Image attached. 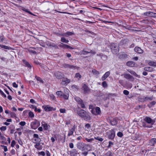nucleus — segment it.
Listing matches in <instances>:
<instances>
[{
    "mask_svg": "<svg viewBox=\"0 0 156 156\" xmlns=\"http://www.w3.org/2000/svg\"><path fill=\"white\" fill-rule=\"evenodd\" d=\"M84 52L86 53L85 54H87V53H91L94 54H95V52L94 51H91L90 52H88V51H84ZM83 54H85V53H83Z\"/></svg>",
    "mask_w": 156,
    "mask_h": 156,
    "instance_id": "nucleus-58",
    "label": "nucleus"
},
{
    "mask_svg": "<svg viewBox=\"0 0 156 156\" xmlns=\"http://www.w3.org/2000/svg\"><path fill=\"white\" fill-rule=\"evenodd\" d=\"M75 77L77 78H81V76L80 74V73H77L76 74Z\"/></svg>",
    "mask_w": 156,
    "mask_h": 156,
    "instance_id": "nucleus-45",
    "label": "nucleus"
},
{
    "mask_svg": "<svg viewBox=\"0 0 156 156\" xmlns=\"http://www.w3.org/2000/svg\"><path fill=\"white\" fill-rule=\"evenodd\" d=\"M123 94L126 95H128L129 94V92L126 90H125L123 91Z\"/></svg>",
    "mask_w": 156,
    "mask_h": 156,
    "instance_id": "nucleus-48",
    "label": "nucleus"
},
{
    "mask_svg": "<svg viewBox=\"0 0 156 156\" xmlns=\"http://www.w3.org/2000/svg\"><path fill=\"white\" fill-rule=\"evenodd\" d=\"M41 123L42 126L43 127L44 129L45 130H47L50 127V126L47 123H44V124H43L42 122Z\"/></svg>",
    "mask_w": 156,
    "mask_h": 156,
    "instance_id": "nucleus-19",
    "label": "nucleus"
},
{
    "mask_svg": "<svg viewBox=\"0 0 156 156\" xmlns=\"http://www.w3.org/2000/svg\"><path fill=\"white\" fill-rule=\"evenodd\" d=\"M94 138L95 139L98 140L101 142L103 140V138L99 137H95Z\"/></svg>",
    "mask_w": 156,
    "mask_h": 156,
    "instance_id": "nucleus-42",
    "label": "nucleus"
},
{
    "mask_svg": "<svg viewBox=\"0 0 156 156\" xmlns=\"http://www.w3.org/2000/svg\"><path fill=\"white\" fill-rule=\"evenodd\" d=\"M73 143H70L69 144V147L71 148H73Z\"/></svg>",
    "mask_w": 156,
    "mask_h": 156,
    "instance_id": "nucleus-61",
    "label": "nucleus"
},
{
    "mask_svg": "<svg viewBox=\"0 0 156 156\" xmlns=\"http://www.w3.org/2000/svg\"><path fill=\"white\" fill-rule=\"evenodd\" d=\"M23 11H24L30 14H31L33 15H34V14H33L32 13L30 12L27 9H26V8H23L22 9Z\"/></svg>",
    "mask_w": 156,
    "mask_h": 156,
    "instance_id": "nucleus-34",
    "label": "nucleus"
},
{
    "mask_svg": "<svg viewBox=\"0 0 156 156\" xmlns=\"http://www.w3.org/2000/svg\"><path fill=\"white\" fill-rule=\"evenodd\" d=\"M34 147L35 148L38 150H41V147L40 146V144L39 143H37L35 145Z\"/></svg>",
    "mask_w": 156,
    "mask_h": 156,
    "instance_id": "nucleus-28",
    "label": "nucleus"
},
{
    "mask_svg": "<svg viewBox=\"0 0 156 156\" xmlns=\"http://www.w3.org/2000/svg\"><path fill=\"white\" fill-rule=\"evenodd\" d=\"M0 47L1 48H3L5 49H9V50L10 49V48L9 47L4 45L2 44H0Z\"/></svg>",
    "mask_w": 156,
    "mask_h": 156,
    "instance_id": "nucleus-32",
    "label": "nucleus"
},
{
    "mask_svg": "<svg viewBox=\"0 0 156 156\" xmlns=\"http://www.w3.org/2000/svg\"><path fill=\"white\" fill-rule=\"evenodd\" d=\"M115 136V133L114 130L113 129L110 130L108 135V138L109 139L112 140L114 139Z\"/></svg>",
    "mask_w": 156,
    "mask_h": 156,
    "instance_id": "nucleus-7",
    "label": "nucleus"
},
{
    "mask_svg": "<svg viewBox=\"0 0 156 156\" xmlns=\"http://www.w3.org/2000/svg\"><path fill=\"white\" fill-rule=\"evenodd\" d=\"M39 122L36 120L31 123V126L33 129H36L39 126Z\"/></svg>",
    "mask_w": 156,
    "mask_h": 156,
    "instance_id": "nucleus-6",
    "label": "nucleus"
},
{
    "mask_svg": "<svg viewBox=\"0 0 156 156\" xmlns=\"http://www.w3.org/2000/svg\"><path fill=\"white\" fill-rule=\"evenodd\" d=\"M74 34V33L72 32H68L62 34V35L66 37H68L69 36Z\"/></svg>",
    "mask_w": 156,
    "mask_h": 156,
    "instance_id": "nucleus-16",
    "label": "nucleus"
},
{
    "mask_svg": "<svg viewBox=\"0 0 156 156\" xmlns=\"http://www.w3.org/2000/svg\"><path fill=\"white\" fill-rule=\"evenodd\" d=\"M59 111L61 113H64L66 112V110L65 109H60Z\"/></svg>",
    "mask_w": 156,
    "mask_h": 156,
    "instance_id": "nucleus-54",
    "label": "nucleus"
},
{
    "mask_svg": "<svg viewBox=\"0 0 156 156\" xmlns=\"http://www.w3.org/2000/svg\"><path fill=\"white\" fill-rule=\"evenodd\" d=\"M70 82V80L67 78H63L61 82L62 85H65L69 83Z\"/></svg>",
    "mask_w": 156,
    "mask_h": 156,
    "instance_id": "nucleus-13",
    "label": "nucleus"
},
{
    "mask_svg": "<svg viewBox=\"0 0 156 156\" xmlns=\"http://www.w3.org/2000/svg\"><path fill=\"white\" fill-rule=\"evenodd\" d=\"M126 65L129 66L133 67L135 65V63L133 61H129L126 63Z\"/></svg>",
    "mask_w": 156,
    "mask_h": 156,
    "instance_id": "nucleus-20",
    "label": "nucleus"
},
{
    "mask_svg": "<svg viewBox=\"0 0 156 156\" xmlns=\"http://www.w3.org/2000/svg\"><path fill=\"white\" fill-rule=\"evenodd\" d=\"M93 138H90L89 139L86 138V140L88 142H91L92 141L94 140Z\"/></svg>",
    "mask_w": 156,
    "mask_h": 156,
    "instance_id": "nucleus-57",
    "label": "nucleus"
},
{
    "mask_svg": "<svg viewBox=\"0 0 156 156\" xmlns=\"http://www.w3.org/2000/svg\"><path fill=\"white\" fill-rule=\"evenodd\" d=\"M102 85L103 87H106L108 86V85L106 82L105 81H103L102 83Z\"/></svg>",
    "mask_w": 156,
    "mask_h": 156,
    "instance_id": "nucleus-39",
    "label": "nucleus"
},
{
    "mask_svg": "<svg viewBox=\"0 0 156 156\" xmlns=\"http://www.w3.org/2000/svg\"><path fill=\"white\" fill-rule=\"evenodd\" d=\"M50 46L52 47H54L55 48H58V46L55 44H50Z\"/></svg>",
    "mask_w": 156,
    "mask_h": 156,
    "instance_id": "nucleus-47",
    "label": "nucleus"
},
{
    "mask_svg": "<svg viewBox=\"0 0 156 156\" xmlns=\"http://www.w3.org/2000/svg\"><path fill=\"white\" fill-rule=\"evenodd\" d=\"M150 14V12H146L144 13V15L145 16H149Z\"/></svg>",
    "mask_w": 156,
    "mask_h": 156,
    "instance_id": "nucleus-60",
    "label": "nucleus"
},
{
    "mask_svg": "<svg viewBox=\"0 0 156 156\" xmlns=\"http://www.w3.org/2000/svg\"><path fill=\"white\" fill-rule=\"evenodd\" d=\"M149 65L150 66H156V62H151L149 63Z\"/></svg>",
    "mask_w": 156,
    "mask_h": 156,
    "instance_id": "nucleus-35",
    "label": "nucleus"
},
{
    "mask_svg": "<svg viewBox=\"0 0 156 156\" xmlns=\"http://www.w3.org/2000/svg\"><path fill=\"white\" fill-rule=\"evenodd\" d=\"M135 52L139 54H142L143 52V51L140 47H136L134 48Z\"/></svg>",
    "mask_w": 156,
    "mask_h": 156,
    "instance_id": "nucleus-14",
    "label": "nucleus"
},
{
    "mask_svg": "<svg viewBox=\"0 0 156 156\" xmlns=\"http://www.w3.org/2000/svg\"><path fill=\"white\" fill-rule=\"evenodd\" d=\"M83 88L85 93L89 91V89L87 85L84 84L82 87Z\"/></svg>",
    "mask_w": 156,
    "mask_h": 156,
    "instance_id": "nucleus-18",
    "label": "nucleus"
},
{
    "mask_svg": "<svg viewBox=\"0 0 156 156\" xmlns=\"http://www.w3.org/2000/svg\"><path fill=\"white\" fill-rule=\"evenodd\" d=\"M149 16L153 17H155L156 16V13L150 12Z\"/></svg>",
    "mask_w": 156,
    "mask_h": 156,
    "instance_id": "nucleus-37",
    "label": "nucleus"
},
{
    "mask_svg": "<svg viewBox=\"0 0 156 156\" xmlns=\"http://www.w3.org/2000/svg\"><path fill=\"white\" fill-rule=\"evenodd\" d=\"M17 130L18 131V134L19 135H20L22 134V132L21 131V129L20 128L17 129Z\"/></svg>",
    "mask_w": 156,
    "mask_h": 156,
    "instance_id": "nucleus-59",
    "label": "nucleus"
},
{
    "mask_svg": "<svg viewBox=\"0 0 156 156\" xmlns=\"http://www.w3.org/2000/svg\"><path fill=\"white\" fill-rule=\"evenodd\" d=\"M117 135L119 137H121L123 136V134H122V132H119L117 133Z\"/></svg>",
    "mask_w": 156,
    "mask_h": 156,
    "instance_id": "nucleus-52",
    "label": "nucleus"
},
{
    "mask_svg": "<svg viewBox=\"0 0 156 156\" xmlns=\"http://www.w3.org/2000/svg\"><path fill=\"white\" fill-rule=\"evenodd\" d=\"M70 154L71 156H79V153L75 149L72 150L70 151Z\"/></svg>",
    "mask_w": 156,
    "mask_h": 156,
    "instance_id": "nucleus-8",
    "label": "nucleus"
},
{
    "mask_svg": "<svg viewBox=\"0 0 156 156\" xmlns=\"http://www.w3.org/2000/svg\"><path fill=\"white\" fill-rule=\"evenodd\" d=\"M85 127L88 129H89L90 128V126L89 124L87 123L85 125Z\"/></svg>",
    "mask_w": 156,
    "mask_h": 156,
    "instance_id": "nucleus-46",
    "label": "nucleus"
},
{
    "mask_svg": "<svg viewBox=\"0 0 156 156\" xmlns=\"http://www.w3.org/2000/svg\"><path fill=\"white\" fill-rule=\"evenodd\" d=\"M144 120L148 123L151 124L152 125L153 124L154 122L153 119H152L151 118L148 117H146L145 118Z\"/></svg>",
    "mask_w": 156,
    "mask_h": 156,
    "instance_id": "nucleus-10",
    "label": "nucleus"
},
{
    "mask_svg": "<svg viewBox=\"0 0 156 156\" xmlns=\"http://www.w3.org/2000/svg\"><path fill=\"white\" fill-rule=\"evenodd\" d=\"M77 113L79 116L86 121H89L90 119V117L89 115V113L83 109L78 110Z\"/></svg>",
    "mask_w": 156,
    "mask_h": 156,
    "instance_id": "nucleus-1",
    "label": "nucleus"
},
{
    "mask_svg": "<svg viewBox=\"0 0 156 156\" xmlns=\"http://www.w3.org/2000/svg\"><path fill=\"white\" fill-rule=\"evenodd\" d=\"M104 156H112V153L110 151H108L105 155Z\"/></svg>",
    "mask_w": 156,
    "mask_h": 156,
    "instance_id": "nucleus-38",
    "label": "nucleus"
},
{
    "mask_svg": "<svg viewBox=\"0 0 156 156\" xmlns=\"http://www.w3.org/2000/svg\"><path fill=\"white\" fill-rule=\"evenodd\" d=\"M110 72L109 71L106 72L102 77L101 79L102 81H104L110 75Z\"/></svg>",
    "mask_w": 156,
    "mask_h": 156,
    "instance_id": "nucleus-12",
    "label": "nucleus"
},
{
    "mask_svg": "<svg viewBox=\"0 0 156 156\" xmlns=\"http://www.w3.org/2000/svg\"><path fill=\"white\" fill-rule=\"evenodd\" d=\"M75 100L78 102V104L80 105L82 108H86V106L84 102L80 98L76 97L75 98Z\"/></svg>",
    "mask_w": 156,
    "mask_h": 156,
    "instance_id": "nucleus-4",
    "label": "nucleus"
},
{
    "mask_svg": "<svg viewBox=\"0 0 156 156\" xmlns=\"http://www.w3.org/2000/svg\"><path fill=\"white\" fill-rule=\"evenodd\" d=\"M19 124L22 126H24L26 124V122L24 121H22L20 122Z\"/></svg>",
    "mask_w": 156,
    "mask_h": 156,
    "instance_id": "nucleus-55",
    "label": "nucleus"
},
{
    "mask_svg": "<svg viewBox=\"0 0 156 156\" xmlns=\"http://www.w3.org/2000/svg\"><path fill=\"white\" fill-rule=\"evenodd\" d=\"M0 93L5 98L6 97V95L4 94V93L0 89Z\"/></svg>",
    "mask_w": 156,
    "mask_h": 156,
    "instance_id": "nucleus-50",
    "label": "nucleus"
},
{
    "mask_svg": "<svg viewBox=\"0 0 156 156\" xmlns=\"http://www.w3.org/2000/svg\"><path fill=\"white\" fill-rule=\"evenodd\" d=\"M25 65L28 67H31V65L30 64L27 62L26 61H23Z\"/></svg>",
    "mask_w": 156,
    "mask_h": 156,
    "instance_id": "nucleus-36",
    "label": "nucleus"
},
{
    "mask_svg": "<svg viewBox=\"0 0 156 156\" xmlns=\"http://www.w3.org/2000/svg\"><path fill=\"white\" fill-rule=\"evenodd\" d=\"M144 69L145 71H151L152 70V69L151 67H146L144 68Z\"/></svg>",
    "mask_w": 156,
    "mask_h": 156,
    "instance_id": "nucleus-29",
    "label": "nucleus"
},
{
    "mask_svg": "<svg viewBox=\"0 0 156 156\" xmlns=\"http://www.w3.org/2000/svg\"><path fill=\"white\" fill-rule=\"evenodd\" d=\"M101 58L104 60H106L107 59V56L105 55H103Z\"/></svg>",
    "mask_w": 156,
    "mask_h": 156,
    "instance_id": "nucleus-40",
    "label": "nucleus"
},
{
    "mask_svg": "<svg viewBox=\"0 0 156 156\" xmlns=\"http://www.w3.org/2000/svg\"><path fill=\"white\" fill-rule=\"evenodd\" d=\"M16 144V142L14 140H12L11 142V146L12 147H14L15 144Z\"/></svg>",
    "mask_w": 156,
    "mask_h": 156,
    "instance_id": "nucleus-49",
    "label": "nucleus"
},
{
    "mask_svg": "<svg viewBox=\"0 0 156 156\" xmlns=\"http://www.w3.org/2000/svg\"><path fill=\"white\" fill-rule=\"evenodd\" d=\"M63 75H64L63 73L59 72L55 74V76L56 77L59 79L62 78L63 77Z\"/></svg>",
    "mask_w": 156,
    "mask_h": 156,
    "instance_id": "nucleus-17",
    "label": "nucleus"
},
{
    "mask_svg": "<svg viewBox=\"0 0 156 156\" xmlns=\"http://www.w3.org/2000/svg\"><path fill=\"white\" fill-rule=\"evenodd\" d=\"M111 49L113 53L115 54H117L119 51L117 44L115 43H112L111 45Z\"/></svg>",
    "mask_w": 156,
    "mask_h": 156,
    "instance_id": "nucleus-3",
    "label": "nucleus"
},
{
    "mask_svg": "<svg viewBox=\"0 0 156 156\" xmlns=\"http://www.w3.org/2000/svg\"><path fill=\"white\" fill-rule=\"evenodd\" d=\"M56 94L59 97L61 98L62 96V95H63V93L61 91H58L56 92Z\"/></svg>",
    "mask_w": 156,
    "mask_h": 156,
    "instance_id": "nucleus-26",
    "label": "nucleus"
},
{
    "mask_svg": "<svg viewBox=\"0 0 156 156\" xmlns=\"http://www.w3.org/2000/svg\"><path fill=\"white\" fill-rule=\"evenodd\" d=\"M124 77L127 79L130 80H134V78L133 76L129 74H124Z\"/></svg>",
    "mask_w": 156,
    "mask_h": 156,
    "instance_id": "nucleus-15",
    "label": "nucleus"
},
{
    "mask_svg": "<svg viewBox=\"0 0 156 156\" xmlns=\"http://www.w3.org/2000/svg\"><path fill=\"white\" fill-rule=\"evenodd\" d=\"M13 87L17 88L18 87L17 85L15 82H14L13 83Z\"/></svg>",
    "mask_w": 156,
    "mask_h": 156,
    "instance_id": "nucleus-62",
    "label": "nucleus"
},
{
    "mask_svg": "<svg viewBox=\"0 0 156 156\" xmlns=\"http://www.w3.org/2000/svg\"><path fill=\"white\" fill-rule=\"evenodd\" d=\"M10 133L11 134H13L15 131V129H9Z\"/></svg>",
    "mask_w": 156,
    "mask_h": 156,
    "instance_id": "nucleus-63",
    "label": "nucleus"
},
{
    "mask_svg": "<svg viewBox=\"0 0 156 156\" xmlns=\"http://www.w3.org/2000/svg\"><path fill=\"white\" fill-rule=\"evenodd\" d=\"M128 72L130 73L131 74L135 76H137V74L136 73L133 71V70H130V69H129L128 70Z\"/></svg>",
    "mask_w": 156,
    "mask_h": 156,
    "instance_id": "nucleus-33",
    "label": "nucleus"
},
{
    "mask_svg": "<svg viewBox=\"0 0 156 156\" xmlns=\"http://www.w3.org/2000/svg\"><path fill=\"white\" fill-rule=\"evenodd\" d=\"M34 109L35 112L37 111L38 112H40L41 110L40 109H37V108L36 107H34Z\"/></svg>",
    "mask_w": 156,
    "mask_h": 156,
    "instance_id": "nucleus-51",
    "label": "nucleus"
},
{
    "mask_svg": "<svg viewBox=\"0 0 156 156\" xmlns=\"http://www.w3.org/2000/svg\"><path fill=\"white\" fill-rule=\"evenodd\" d=\"M44 110L46 111H50L55 110V108L48 105H47L45 107Z\"/></svg>",
    "mask_w": 156,
    "mask_h": 156,
    "instance_id": "nucleus-11",
    "label": "nucleus"
},
{
    "mask_svg": "<svg viewBox=\"0 0 156 156\" xmlns=\"http://www.w3.org/2000/svg\"><path fill=\"white\" fill-rule=\"evenodd\" d=\"M91 113L95 115L100 114L101 110L100 108L96 107L95 108L92 109L91 111Z\"/></svg>",
    "mask_w": 156,
    "mask_h": 156,
    "instance_id": "nucleus-5",
    "label": "nucleus"
},
{
    "mask_svg": "<svg viewBox=\"0 0 156 156\" xmlns=\"http://www.w3.org/2000/svg\"><path fill=\"white\" fill-rule=\"evenodd\" d=\"M77 147L82 151L87 150L89 146L83 142H79L76 144Z\"/></svg>",
    "mask_w": 156,
    "mask_h": 156,
    "instance_id": "nucleus-2",
    "label": "nucleus"
},
{
    "mask_svg": "<svg viewBox=\"0 0 156 156\" xmlns=\"http://www.w3.org/2000/svg\"><path fill=\"white\" fill-rule=\"evenodd\" d=\"M34 138H36L35 140V141H36L37 142H40L41 141V139L39 138L38 135L36 134H34Z\"/></svg>",
    "mask_w": 156,
    "mask_h": 156,
    "instance_id": "nucleus-21",
    "label": "nucleus"
},
{
    "mask_svg": "<svg viewBox=\"0 0 156 156\" xmlns=\"http://www.w3.org/2000/svg\"><path fill=\"white\" fill-rule=\"evenodd\" d=\"M61 41L62 42H65L66 43H68L69 42V41L68 40H66L64 37H62L61 38Z\"/></svg>",
    "mask_w": 156,
    "mask_h": 156,
    "instance_id": "nucleus-30",
    "label": "nucleus"
},
{
    "mask_svg": "<svg viewBox=\"0 0 156 156\" xmlns=\"http://www.w3.org/2000/svg\"><path fill=\"white\" fill-rule=\"evenodd\" d=\"M39 154H40L43 156H44L45 155V153L44 152L42 151L39 152Z\"/></svg>",
    "mask_w": 156,
    "mask_h": 156,
    "instance_id": "nucleus-56",
    "label": "nucleus"
},
{
    "mask_svg": "<svg viewBox=\"0 0 156 156\" xmlns=\"http://www.w3.org/2000/svg\"><path fill=\"white\" fill-rule=\"evenodd\" d=\"M142 99H143V101H145L146 100H149L150 101H151L153 99V96L151 97H144Z\"/></svg>",
    "mask_w": 156,
    "mask_h": 156,
    "instance_id": "nucleus-23",
    "label": "nucleus"
},
{
    "mask_svg": "<svg viewBox=\"0 0 156 156\" xmlns=\"http://www.w3.org/2000/svg\"><path fill=\"white\" fill-rule=\"evenodd\" d=\"M6 129V127L5 126H3L0 128V129L2 131H5Z\"/></svg>",
    "mask_w": 156,
    "mask_h": 156,
    "instance_id": "nucleus-44",
    "label": "nucleus"
},
{
    "mask_svg": "<svg viewBox=\"0 0 156 156\" xmlns=\"http://www.w3.org/2000/svg\"><path fill=\"white\" fill-rule=\"evenodd\" d=\"M46 155L47 156H50V154L48 151H46Z\"/></svg>",
    "mask_w": 156,
    "mask_h": 156,
    "instance_id": "nucleus-64",
    "label": "nucleus"
},
{
    "mask_svg": "<svg viewBox=\"0 0 156 156\" xmlns=\"http://www.w3.org/2000/svg\"><path fill=\"white\" fill-rule=\"evenodd\" d=\"M154 138H153L150 140L149 144L150 145L153 146L155 144V141H154Z\"/></svg>",
    "mask_w": 156,
    "mask_h": 156,
    "instance_id": "nucleus-22",
    "label": "nucleus"
},
{
    "mask_svg": "<svg viewBox=\"0 0 156 156\" xmlns=\"http://www.w3.org/2000/svg\"><path fill=\"white\" fill-rule=\"evenodd\" d=\"M9 129H15V127L14 125H11L9 126Z\"/></svg>",
    "mask_w": 156,
    "mask_h": 156,
    "instance_id": "nucleus-53",
    "label": "nucleus"
},
{
    "mask_svg": "<svg viewBox=\"0 0 156 156\" xmlns=\"http://www.w3.org/2000/svg\"><path fill=\"white\" fill-rule=\"evenodd\" d=\"M62 97L61 98H63L65 99L66 100H68V99L69 97V94H63V95H62Z\"/></svg>",
    "mask_w": 156,
    "mask_h": 156,
    "instance_id": "nucleus-24",
    "label": "nucleus"
},
{
    "mask_svg": "<svg viewBox=\"0 0 156 156\" xmlns=\"http://www.w3.org/2000/svg\"><path fill=\"white\" fill-rule=\"evenodd\" d=\"M73 132L74 131L73 130H72L71 129H69L67 135L68 136H72L73 134Z\"/></svg>",
    "mask_w": 156,
    "mask_h": 156,
    "instance_id": "nucleus-31",
    "label": "nucleus"
},
{
    "mask_svg": "<svg viewBox=\"0 0 156 156\" xmlns=\"http://www.w3.org/2000/svg\"><path fill=\"white\" fill-rule=\"evenodd\" d=\"M28 114H29V116L30 117H31V118H33V117H34V114L31 112H29Z\"/></svg>",
    "mask_w": 156,
    "mask_h": 156,
    "instance_id": "nucleus-43",
    "label": "nucleus"
},
{
    "mask_svg": "<svg viewBox=\"0 0 156 156\" xmlns=\"http://www.w3.org/2000/svg\"><path fill=\"white\" fill-rule=\"evenodd\" d=\"M69 48L72 49H73V48H72L70 46L65 44H64V48Z\"/></svg>",
    "mask_w": 156,
    "mask_h": 156,
    "instance_id": "nucleus-41",
    "label": "nucleus"
},
{
    "mask_svg": "<svg viewBox=\"0 0 156 156\" xmlns=\"http://www.w3.org/2000/svg\"><path fill=\"white\" fill-rule=\"evenodd\" d=\"M62 66L63 67L65 68H69L70 69H74L76 68V66L73 65H71L69 64H63Z\"/></svg>",
    "mask_w": 156,
    "mask_h": 156,
    "instance_id": "nucleus-9",
    "label": "nucleus"
},
{
    "mask_svg": "<svg viewBox=\"0 0 156 156\" xmlns=\"http://www.w3.org/2000/svg\"><path fill=\"white\" fill-rule=\"evenodd\" d=\"M92 72L94 75H95L96 76H98L100 74L99 72L97 71L95 69H93L92 71Z\"/></svg>",
    "mask_w": 156,
    "mask_h": 156,
    "instance_id": "nucleus-25",
    "label": "nucleus"
},
{
    "mask_svg": "<svg viewBox=\"0 0 156 156\" xmlns=\"http://www.w3.org/2000/svg\"><path fill=\"white\" fill-rule=\"evenodd\" d=\"M111 123L112 125H115L117 123V121L115 119H113L110 122Z\"/></svg>",
    "mask_w": 156,
    "mask_h": 156,
    "instance_id": "nucleus-27",
    "label": "nucleus"
}]
</instances>
